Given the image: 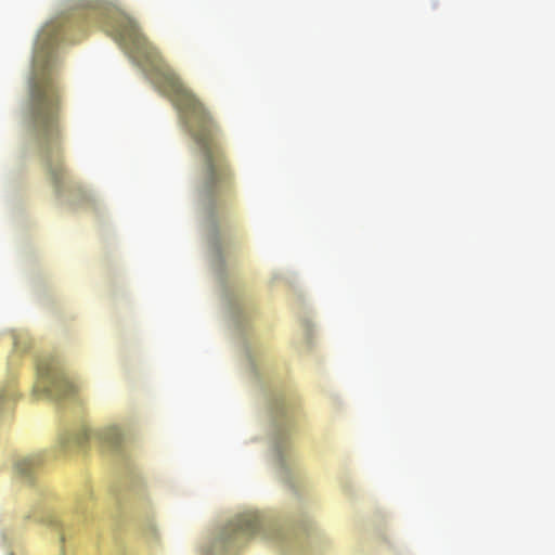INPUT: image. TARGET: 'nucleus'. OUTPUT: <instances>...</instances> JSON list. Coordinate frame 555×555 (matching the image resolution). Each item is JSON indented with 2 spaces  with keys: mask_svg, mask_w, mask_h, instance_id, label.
<instances>
[{
  "mask_svg": "<svg viewBox=\"0 0 555 555\" xmlns=\"http://www.w3.org/2000/svg\"><path fill=\"white\" fill-rule=\"evenodd\" d=\"M96 16L105 33L130 54L178 111L181 124L197 149L203 193L215 197L229 194L233 175L220 142L219 127L210 113L183 85L158 49L141 34L133 20L117 9L105 10Z\"/></svg>",
  "mask_w": 555,
  "mask_h": 555,
  "instance_id": "1",
  "label": "nucleus"
},
{
  "mask_svg": "<svg viewBox=\"0 0 555 555\" xmlns=\"http://www.w3.org/2000/svg\"><path fill=\"white\" fill-rule=\"evenodd\" d=\"M72 26V22L55 21L40 31L35 47L25 112L27 127L57 191L65 179V170L60 124L63 91L56 79L54 47L66 38Z\"/></svg>",
  "mask_w": 555,
  "mask_h": 555,
  "instance_id": "2",
  "label": "nucleus"
},
{
  "mask_svg": "<svg viewBox=\"0 0 555 555\" xmlns=\"http://www.w3.org/2000/svg\"><path fill=\"white\" fill-rule=\"evenodd\" d=\"M70 382L61 372L53 357H42L37 363V380L34 392L38 397L65 398L73 392Z\"/></svg>",
  "mask_w": 555,
  "mask_h": 555,
  "instance_id": "3",
  "label": "nucleus"
},
{
  "mask_svg": "<svg viewBox=\"0 0 555 555\" xmlns=\"http://www.w3.org/2000/svg\"><path fill=\"white\" fill-rule=\"evenodd\" d=\"M91 439H94L103 448L115 450L122 441V434L115 425H108L95 430L82 427L75 435L61 437L60 442L63 448H67L72 442L79 448H83Z\"/></svg>",
  "mask_w": 555,
  "mask_h": 555,
  "instance_id": "4",
  "label": "nucleus"
},
{
  "mask_svg": "<svg viewBox=\"0 0 555 555\" xmlns=\"http://www.w3.org/2000/svg\"><path fill=\"white\" fill-rule=\"evenodd\" d=\"M261 526L258 513L248 512L236 516L223 529L218 543L222 544L227 550L242 543L253 537Z\"/></svg>",
  "mask_w": 555,
  "mask_h": 555,
  "instance_id": "5",
  "label": "nucleus"
},
{
  "mask_svg": "<svg viewBox=\"0 0 555 555\" xmlns=\"http://www.w3.org/2000/svg\"><path fill=\"white\" fill-rule=\"evenodd\" d=\"M41 464V459L38 455L26 456L20 459L15 463L16 472L24 477H29L33 472L39 467Z\"/></svg>",
  "mask_w": 555,
  "mask_h": 555,
  "instance_id": "6",
  "label": "nucleus"
},
{
  "mask_svg": "<svg viewBox=\"0 0 555 555\" xmlns=\"http://www.w3.org/2000/svg\"><path fill=\"white\" fill-rule=\"evenodd\" d=\"M288 441L284 435H279L274 441V450L280 455L282 450L286 449Z\"/></svg>",
  "mask_w": 555,
  "mask_h": 555,
  "instance_id": "7",
  "label": "nucleus"
}]
</instances>
